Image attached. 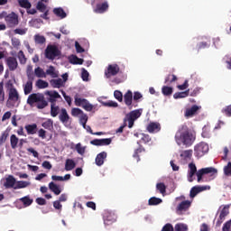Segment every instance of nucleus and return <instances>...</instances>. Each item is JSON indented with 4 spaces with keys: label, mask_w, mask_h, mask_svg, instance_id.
<instances>
[{
    "label": "nucleus",
    "mask_w": 231,
    "mask_h": 231,
    "mask_svg": "<svg viewBox=\"0 0 231 231\" xmlns=\"http://www.w3.org/2000/svg\"><path fill=\"white\" fill-rule=\"evenodd\" d=\"M59 118L62 124H68L69 122V115H68L66 108H61Z\"/></svg>",
    "instance_id": "23"
},
{
    "label": "nucleus",
    "mask_w": 231,
    "mask_h": 231,
    "mask_svg": "<svg viewBox=\"0 0 231 231\" xmlns=\"http://www.w3.org/2000/svg\"><path fill=\"white\" fill-rule=\"evenodd\" d=\"M116 222V215L115 213L107 212L104 216L105 225H112V223Z\"/></svg>",
    "instance_id": "19"
},
{
    "label": "nucleus",
    "mask_w": 231,
    "mask_h": 231,
    "mask_svg": "<svg viewBox=\"0 0 231 231\" xmlns=\"http://www.w3.org/2000/svg\"><path fill=\"white\" fill-rule=\"evenodd\" d=\"M34 75L38 79H46V72H44V69H42L41 67H38L34 69Z\"/></svg>",
    "instance_id": "33"
},
{
    "label": "nucleus",
    "mask_w": 231,
    "mask_h": 231,
    "mask_svg": "<svg viewBox=\"0 0 231 231\" xmlns=\"http://www.w3.org/2000/svg\"><path fill=\"white\" fill-rule=\"evenodd\" d=\"M204 190H210V186H194L189 191V198L193 199L194 197L199 195V192H203Z\"/></svg>",
    "instance_id": "14"
},
{
    "label": "nucleus",
    "mask_w": 231,
    "mask_h": 231,
    "mask_svg": "<svg viewBox=\"0 0 231 231\" xmlns=\"http://www.w3.org/2000/svg\"><path fill=\"white\" fill-rule=\"evenodd\" d=\"M70 64H84V60L77 56H72L69 60Z\"/></svg>",
    "instance_id": "44"
},
{
    "label": "nucleus",
    "mask_w": 231,
    "mask_h": 231,
    "mask_svg": "<svg viewBox=\"0 0 231 231\" xmlns=\"http://www.w3.org/2000/svg\"><path fill=\"white\" fill-rule=\"evenodd\" d=\"M60 112V108L59 107V106L55 105H51V116L55 118V116H57L59 115V113Z\"/></svg>",
    "instance_id": "36"
},
{
    "label": "nucleus",
    "mask_w": 231,
    "mask_h": 231,
    "mask_svg": "<svg viewBox=\"0 0 231 231\" xmlns=\"http://www.w3.org/2000/svg\"><path fill=\"white\" fill-rule=\"evenodd\" d=\"M105 107H118V103L115 101H107L102 103Z\"/></svg>",
    "instance_id": "58"
},
{
    "label": "nucleus",
    "mask_w": 231,
    "mask_h": 231,
    "mask_svg": "<svg viewBox=\"0 0 231 231\" xmlns=\"http://www.w3.org/2000/svg\"><path fill=\"white\" fill-rule=\"evenodd\" d=\"M189 91L190 89H188L184 92H177L173 95V98H175L176 100H178V98H187V97H189Z\"/></svg>",
    "instance_id": "35"
},
{
    "label": "nucleus",
    "mask_w": 231,
    "mask_h": 231,
    "mask_svg": "<svg viewBox=\"0 0 231 231\" xmlns=\"http://www.w3.org/2000/svg\"><path fill=\"white\" fill-rule=\"evenodd\" d=\"M49 189L55 196H59L60 192H62V189H60V186L55 184V182H50L49 183Z\"/></svg>",
    "instance_id": "24"
},
{
    "label": "nucleus",
    "mask_w": 231,
    "mask_h": 231,
    "mask_svg": "<svg viewBox=\"0 0 231 231\" xmlns=\"http://www.w3.org/2000/svg\"><path fill=\"white\" fill-rule=\"evenodd\" d=\"M10 86L11 88L9 89L8 100L14 102V104H15L16 102H21V97H19V92L17 91V88H14V84H10Z\"/></svg>",
    "instance_id": "11"
},
{
    "label": "nucleus",
    "mask_w": 231,
    "mask_h": 231,
    "mask_svg": "<svg viewBox=\"0 0 231 231\" xmlns=\"http://www.w3.org/2000/svg\"><path fill=\"white\" fill-rule=\"evenodd\" d=\"M180 158H184V160H189L192 158V150H185L180 153Z\"/></svg>",
    "instance_id": "46"
},
{
    "label": "nucleus",
    "mask_w": 231,
    "mask_h": 231,
    "mask_svg": "<svg viewBox=\"0 0 231 231\" xmlns=\"http://www.w3.org/2000/svg\"><path fill=\"white\" fill-rule=\"evenodd\" d=\"M20 201L23 203L24 207H30L33 203V199H30V196H25L20 199Z\"/></svg>",
    "instance_id": "41"
},
{
    "label": "nucleus",
    "mask_w": 231,
    "mask_h": 231,
    "mask_svg": "<svg viewBox=\"0 0 231 231\" xmlns=\"http://www.w3.org/2000/svg\"><path fill=\"white\" fill-rule=\"evenodd\" d=\"M15 178L13 175H9L5 179L4 186L5 187V189H14V187H15Z\"/></svg>",
    "instance_id": "22"
},
{
    "label": "nucleus",
    "mask_w": 231,
    "mask_h": 231,
    "mask_svg": "<svg viewBox=\"0 0 231 231\" xmlns=\"http://www.w3.org/2000/svg\"><path fill=\"white\" fill-rule=\"evenodd\" d=\"M124 100L125 106H127L129 109H133V91L127 90V92L124 95Z\"/></svg>",
    "instance_id": "18"
},
{
    "label": "nucleus",
    "mask_w": 231,
    "mask_h": 231,
    "mask_svg": "<svg viewBox=\"0 0 231 231\" xmlns=\"http://www.w3.org/2000/svg\"><path fill=\"white\" fill-rule=\"evenodd\" d=\"M178 80V77L174 74H169L164 80V83L166 84H172V82H176Z\"/></svg>",
    "instance_id": "42"
},
{
    "label": "nucleus",
    "mask_w": 231,
    "mask_h": 231,
    "mask_svg": "<svg viewBox=\"0 0 231 231\" xmlns=\"http://www.w3.org/2000/svg\"><path fill=\"white\" fill-rule=\"evenodd\" d=\"M10 143H11V148L15 149L19 144V137L15 134H12L10 136Z\"/></svg>",
    "instance_id": "32"
},
{
    "label": "nucleus",
    "mask_w": 231,
    "mask_h": 231,
    "mask_svg": "<svg viewBox=\"0 0 231 231\" xmlns=\"http://www.w3.org/2000/svg\"><path fill=\"white\" fill-rule=\"evenodd\" d=\"M24 129L27 131V134H37V124L26 125Z\"/></svg>",
    "instance_id": "26"
},
{
    "label": "nucleus",
    "mask_w": 231,
    "mask_h": 231,
    "mask_svg": "<svg viewBox=\"0 0 231 231\" xmlns=\"http://www.w3.org/2000/svg\"><path fill=\"white\" fill-rule=\"evenodd\" d=\"M83 114H84V111H82V109L80 108L74 107L71 109V115L73 116H79V115H83Z\"/></svg>",
    "instance_id": "56"
},
{
    "label": "nucleus",
    "mask_w": 231,
    "mask_h": 231,
    "mask_svg": "<svg viewBox=\"0 0 231 231\" xmlns=\"http://www.w3.org/2000/svg\"><path fill=\"white\" fill-rule=\"evenodd\" d=\"M225 176H231V162H229L226 166L224 167Z\"/></svg>",
    "instance_id": "59"
},
{
    "label": "nucleus",
    "mask_w": 231,
    "mask_h": 231,
    "mask_svg": "<svg viewBox=\"0 0 231 231\" xmlns=\"http://www.w3.org/2000/svg\"><path fill=\"white\" fill-rule=\"evenodd\" d=\"M60 56V51L55 45H48L45 50V58L49 60H55L57 57Z\"/></svg>",
    "instance_id": "5"
},
{
    "label": "nucleus",
    "mask_w": 231,
    "mask_h": 231,
    "mask_svg": "<svg viewBox=\"0 0 231 231\" xmlns=\"http://www.w3.org/2000/svg\"><path fill=\"white\" fill-rule=\"evenodd\" d=\"M201 109V106L198 105H193L191 107L186 108L184 112V116L186 118H192V116H196L199 111Z\"/></svg>",
    "instance_id": "12"
},
{
    "label": "nucleus",
    "mask_w": 231,
    "mask_h": 231,
    "mask_svg": "<svg viewBox=\"0 0 231 231\" xmlns=\"http://www.w3.org/2000/svg\"><path fill=\"white\" fill-rule=\"evenodd\" d=\"M106 158H107V152H101L100 153H98L95 160L96 165H97V167H102V165H104V161L106 160Z\"/></svg>",
    "instance_id": "21"
},
{
    "label": "nucleus",
    "mask_w": 231,
    "mask_h": 231,
    "mask_svg": "<svg viewBox=\"0 0 231 231\" xmlns=\"http://www.w3.org/2000/svg\"><path fill=\"white\" fill-rule=\"evenodd\" d=\"M229 208H230V206H225L223 208V209L221 210L220 215H219V219L221 221H223V219H225L226 217V216H228V214H230Z\"/></svg>",
    "instance_id": "34"
},
{
    "label": "nucleus",
    "mask_w": 231,
    "mask_h": 231,
    "mask_svg": "<svg viewBox=\"0 0 231 231\" xmlns=\"http://www.w3.org/2000/svg\"><path fill=\"white\" fill-rule=\"evenodd\" d=\"M18 59L21 64H26V56L24 55V52L23 51H20L18 52Z\"/></svg>",
    "instance_id": "54"
},
{
    "label": "nucleus",
    "mask_w": 231,
    "mask_h": 231,
    "mask_svg": "<svg viewBox=\"0 0 231 231\" xmlns=\"http://www.w3.org/2000/svg\"><path fill=\"white\" fill-rule=\"evenodd\" d=\"M111 142H113V139L111 138H106V139H94L90 141L91 145L96 146H104V145H111Z\"/></svg>",
    "instance_id": "17"
},
{
    "label": "nucleus",
    "mask_w": 231,
    "mask_h": 231,
    "mask_svg": "<svg viewBox=\"0 0 231 231\" xmlns=\"http://www.w3.org/2000/svg\"><path fill=\"white\" fill-rule=\"evenodd\" d=\"M120 72V67L117 64L108 65L107 69L105 71V77L106 79H111V77H115L118 75Z\"/></svg>",
    "instance_id": "10"
},
{
    "label": "nucleus",
    "mask_w": 231,
    "mask_h": 231,
    "mask_svg": "<svg viewBox=\"0 0 231 231\" xmlns=\"http://www.w3.org/2000/svg\"><path fill=\"white\" fill-rule=\"evenodd\" d=\"M75 106L78 107H82L85 111H93V106L86 98L79 97V94H76L74 97Z\"/></svg>",
    "instance_id": "6"
},
{
    "label": "nucleus",
    "mask_w": 231,
    "mask_h": 231,
    "mask_svg": "<svg viewBox=\"0 0 231 231\" xmlns=\"http://www.w3.org/2000/svg\"><path fill=\"white\" fill-rule=\"evenodd\" d=\"M27 104L29 106H33L35 104L37 109H44L48 107V101L44 97V94L42 93H32L27 98Z\"/></svg>",
    "instance_id": "3"
},
{
    "label": "nucleus",
    "mask_w": 231,
    "mask_h": 231,
    "mask_svg": "<svg viewBox=\"0 0 231 231\" xmlns=\"http://www.w3.org/2000/svg\"><path fill=\"white\" fill-rule=\"evenodd\" d=\"M81 79L82 80H84L85 82H88V80H89V72H88L86 70V69H82L81 71Z\"/></svg>",
    "instance_id": "57"
},
{
    "label": "nucleus",
    "mask_w": 231,
    "mask_h": 231,
    "mask_svg": "<svg viewBox=\"0 0 231 231\" xmlns=\"http://www.w3.org/2000/svg\"><path fill=\"white\" fill-rule=\"evenodd\" d=\"M53 14L54 15H56L57 17H60V19H66L68 15L66 14V12H64V9H62L61 7L54 8Z\"/></svg>",
    "instance_id": "28"
},
{
    "label": "nucleus",
    "mask_w": 231,
    "mask_h": 231,
    "mask_svg": "<svg viewBox=\"0 0 231 231\" xmlns=\"http://www.w3.org/2000/svg\"><path fill=\"white\" fill-rule=\"evenodd\" d=\"M156 189L161 194H165V192H167V186H165L163 182L157 183Z\"/></svg>",
    "instance_id": "47"
},
{
    "label": "nucleus",
    "mask_w": 231,
    "mask_h": 231,
    "mask_svg": "<svg viewBox=\"0 0 231 231\" xmlns=\"http://www.w3.org/2000/svg\"><path fill=\"white\" fill-rule=\"evenodd\" d=\"M45 75H50L52 79L59 78V72L55 70V67L50 66L49 69L46 70Z\"/></svg>",
    "instance_id": "29"
},
{
    "label": "nucleus",
    "mask_w": 231,
    "mask_h": 231,
    "mask_svg": "<svg viewBox=\"0 0 231 231\" xmlns=\"http://www.w3.org/2000/svg\"><path fill=\"white\" fill-rule=\"evenodd\" d=\"M18 5L21 6V8H25L26 10L32 8V3H30L29 0H18Z\"/></svg>",
    "instance_id": "39"
},
{
    "label": "nucleus",
    "mask_w": 231,
    "mask_h": 231,
    "mask_svg": "<svg viewBox=\"0 0 231 231\" xmlns=\"http://www.w3.org/2000/svg\"><path fill=\"white\" fill-rule=\"evenodd\" d=\"M77 167V163L72 159H67L65 162V171H73Z\"/></svg>",
    "instance_id": "27"
},
{
    "label": "nucleus",
    "mask_w": 231,
    "mask_h": 231,
    "mask_svg": "<svg viewBox=\"0 0 231 231\" xmlns=\"http://www.w3.org/2000/svg\"><path fill=\"white\" fill-rule=\"evenodd\" d=\"M231 228V221H227L224 224L223 227H222V231H230Z\"/></svg>",
    "instance_id": "64"
},
{
    "label": "nucleus",
    "mask_w": 231,
    "mask_h": 231,
    "mask_svg": "<svg viewBox=\"0 0 231 231\" xmlns=\"http://www.w3.org/2000/svg\"><path fill=\"white\" fill-rule=\"evenodd\" d=\"M50 84L51 88H58V89H60V88L64 87V81L60 78L57 79H51Z\"/></svg>",
    "instance_id": "25"
},
{
    "label": "nucleus",
    "mask_w": 231,
    "mask_h": 231,
    "mask_svg": "<svg viewBox=\"0 0 231 231\" xmlns=\"http://www.w3.org/2000/svg\"><path fill=\"white\" fill-rule=\"evenodd\" d=\"M127 116H130V118H133L134 120H138V118L142 116V113H140V110H134L130 112Z\"/></svg>",
    "instance_id": "43"
},
{
    "label": "nucleus",
    "mask_w": 231,
    "mask_h": 231,
    "mask_svg": "<svg viewBox=\"0 0 231 231\" xmlns=\"http://www.w3.org/2000/svg\"><path fill=\"white\" fill-rule=\"evenodd\" d=\"M45 95L49 97V102H51V105L57 104V98H62V97H60V94H59V92H57L56 90H47L45 92Z\"/></svg>",
    "instance_id": "15"
},
{
    "label": "nucleus",
    "mask_w": 231,
    "mask_h": 231,
    "mask_svg": "<svg viewBox=\"0 0 231 231\" xmlns=\"http://www.w3.org/2000/svg\"><path fill=\"white\" fill-rule=\"evenodd\" d=\"M79 122L81 125H83V128L86 129V124H88V115H81V116L79 117Z\"/></svg>",
    "instance_id": "53"
},
{
    "label": "nucleus",
    "mask_w": 231,
    "mask_h": 231,
    "mask_svg": "<svg viewBox=\"0 0 231 231\" xmlns=\"http://www.w3.org/2000/svg\"><path fill=\"white\" fill-rule=\"evenodd\" d=\"M173 88L171 87L163 86L162 88V93L164 97H171L172 95Z\"/></svg>",
    "instance_id": "38"
},
{
    "label": "nucleus",
    "mask_w": 231,
    "mask_h": 231,
    "mask_svg": "<svg viewBox=\"0 0 231 231\" xmlns=\"http://www.w3.org/2000/svg\"><path fill=\"white\" fill-rule=\"evenodd\" d=\"M175 142L177 145H185L191 147L196 142V132L189 128L187 125H180L175 134Z\"/></svg>",
    "instance_id": "1"
},
{
    "label": "nucleus",
    "mask_w": 231,
    "mask_h": 231,
    "mask_svg": "<svg viewBox=\"0 0 231 231\" xmlns=\"http://www.w3.org/2000/svg\"><path fill=\"white\" fill-rule=\"evenodd\" d=\"M42 127H43V129H47V131H53V120L47 119L42 124Z\"/></svg>",
    "instance_id": "30"
},
{
    "label": "nucleus",
    "mask_w": 231,
    "mask_h": 231,
    "mask_svg": "<svg viewBox=\"0 0 231 231\" xmlns=\"http://www.w3.org/2000/svg\"><path fill=\"white\" fill-rule=\"evenodd\" d=\"M189 227L185 224H177L175 226V231H187Z\"/></svg>",
    "instance_id": "55"
},
{
    "label": "nucleus",
    "mask_w": 231,
    "mask_h": 231,
    "mask_svg": "<svg viewBox=\"0 0 231 231\" xmlns=\"http://www.w3.org/2000/svg\"><path fill=\"white\" fill-rule=\"evenodd\" d=\"M189 170L188 171V181H189V183H192V181H194L195 174L197 176L198 183H201V180H203V176H205V174H210V176H213V178H216L217 176V169L214 167L202 168L198 171L196 164L191 162L189 164Z\"/></svg>",
    "instance_id": "2"
},
{
    "label": "nucleus",
    "mask_w": 231,
    "mask_h": 231,
    "mask_svg": "<svg viewBox=\"0 0 231 231\" xmlns=\"http://www.w3.org/2000/svg\"><path fill=\"white\" fill-rule=\"evenodd\" d=\"M141 143H150L152 142L151 135L147 134H141Z\"/></svg>",
    "instance_id": "45"
},
{
    "label": "nucleus",
    "mask_w": 231,
    "mask_h": 231,
    "mask_svg": "<svg viewBox=\"0 0 231 231\" xmlns=\"http://www.w3.org/2000/svg\"><path fill=\"white\" fill-rule=\"evenodd\" d=\"M28 185H30V182L24 181V180H19L16 182V185L14 187V189L15 190H17V189H26Z\"/></svg>",
    "instance_id": "40"
},
{
    "label": "nucleus",
    "mask_w": 231,
    "mask_h": 231,
    "mask_svg": "<svg viewBox=\"0 0 231 231\" xmlns=\"http://www.w3.org/2000/svg\"><path fill=\"white\" fill-rule=\"evenodd\" d=\"M36 9L39 12H46V5L42 1H39L36 5Z\"/></svg>",
    "instance_id": "51"
},
{
    "label": "nucleus",
    "mask_w": 231,
    "mask_h": 231,
    "mask_svg": "<svg viewBox=\"0 0 231 231\" xmlns=\"http://www.w3.org/2000/svg\"><path fill=\"white\" fill-rule=\"evenodd\" d=\"M163 200L160 198H156V197H152L149 199L148 200V205L150 207H154L156 205H160L161 203H162Z\"/></svg>",
    "instance_id": "31"
},
{
    "label": "nucleus",
    "mask_w": 231,
    "mask_h": 231,
    "mask_svg": "<svg viewBox=\"0 0 231 231\" xmlns=\"http://www.w3.org/2000/svg\"><path fill=\"white\" fill-rule=\"evenodd\" d=\"M162 231H174V227L172 226V224H166Z\"/></svg>",
    "instance_id": "63"
},
{
    "label": "nucleus",
    "mask_w": 231,
    "mask_h": 231,
    "mask_svg": "<svg viewBox=\"0 0 231 231\" xmlns=\"http://www.w3.org/2000/svg\"><path fill=\"white\" fill-rule=\"evenodd\" d=\"M5 64L7 65L9 71H15L19 68V62H17V58L15 57H7L5 60Z\"/></svg>",
    "instance_id": "13"
},
{
    "label": "nucleus",
    "mask_w": 231,
    "mask_h": 231,
    "mask_svg": "<svg viewBox=\"0 0 231 231\" xmlns=\"http://www.w3.org/2000/svg\"><path fill=\"white\" fill-rule=\"evenodd\" d=\"M27 79L28 81L23 86L24 95H30V93H32L33 90V80L35 79V77H33L32 72H27Z\"/></svg>",
    "instance_id": "8"
},
{
    "label": "nucleus",
    "mask_w": 231,
    "mask_h": 231,
    "mask_svg": "<svg viewBox=\"0 0 231 231\" xmlns=\"http://www.w3.org/2000/svg\"><path fill=\"white\" fill-rule=\"evenodd\" d=\"M50 86V84L48 83V81H44L42 79H38L36 81V87L38 88V89H46V88H48Z\"/></svg>",
    "instance_id": "37"
},
{
    "label": "nucleus",
    "mask_w": 231,
    "mask_h": 231,
    "mask_svg": "<svg viewBox=\"0 0 231 231\" xmlns=\"http://www.w3.org/2000/svg\"><path fill=\"white\" fill-rule=\"evenodd\" d=\"M134 121L135 120L129 116H126V118L125 119V122H128L129 129H132L133 125H134Z\"/></svg>",
    "instance_id": "60"
},
{
    "label": "nucleus",
    "mask_w": 231,
    "mask_h": 231,
    "mask_svg": "<svg viewBox=\"0 0 231 231\" xmlns=\"http://www.w3.org/2000/svg\"><path fill=\"white\" fill-rule=\"evenodd\" d=\"M0 102H5V83L0 82Z\"/></svg>",
    "instance_id": "52"
},
{
    "label": "nucleus",
    "mask_w": 231,
    "mask_h": 231,
    "mask_svg": "<svg viewBox=\"0 0 231 231\" xmlns=\"http://www.w3.org/2000/svg\"><path fill=\"white\" fill-rule=\"evenodd\" d=\"M34 41L36 44H44V42H46V38L42 35L36 34L34 35Z\"/></svg>",
    "instance_id": "48"
},
{
    "label": "nucleus",
    "mask_w": 231,
    "mask_h": 231,
    "mask_svg": "<svg viewBox=\"0 0 231 231\" xmlns=\"http://www.w3.org/2000/svg\"><path fill=\"white\" fill-rule=\"evenodd\" d=\"M114 97L116 100H118V102H123L124 100V94L120 90H115Z\"/></svg>",
    "instance_id": "50"
},
{
    "label": "nucleus",
    "mask_w": 231,
    "mask_h": 231,
    "mask_svg": "<svg viewBox=\"0 0 231 231\" xmlns=\"http://www.w3.org/2000/svg\"><path fill=\"white\" fill-rule=\"evenodd\" d=\"M222 113H225L226 116H231V105L226 106L224 109H222Z\"/></svg>",
    "instance_id": "62"
},
{
    "label": "nucleus",
    "mask_w": 231,
    "mask_h": 231,
    "mask_svg": "<svg viewBox=\"0 0 231 231\" xmlns=\"http://www.w3.org/2000/svg\"><path fill=\"white\" fill-rule=\"evenodd\" d=\"M146 131H148V133H151L152 134L160 133V131H162V125H160V123L158 122H151L147 125Z\"/></svg>",
    "instance_id": "16"
},
{
    "label": "nucleus",
    "mask_w": 231,
    "mask_h": 231,
    "mask_svg": "<svg viewBox=\"0 0 231 231\" xmlns=\"http://www.w3.org/2000/svg\"><path fill=\"white\" fill-rule=\"evenodd\" d=\"M195 155L198 158H201L202 156H205L207 152H208V144L207 143H199L194 147Z\"/></svg>",
    "instance_id": "7"
},
{
    "label": "nucleus",
    "mask_w": 231,
    "mask_h": 231,
    "mask_svg": "<svg viewBox=\"0 0 231 231\" xmlns=\"http://www.w3.org/2000/svg\"><path fill=\"white\" fill-rule=\"evenodd\" d=\"M145 151L144 148L139 147L136 150H134V152L133 154V158H135L137 162H140V153L143 152Z\"/></svg>",
    "instance_id": "49"
},
{
    "label": "nucleus",
    "mask_w": 231,
    "mask_h": 231,
    "mask_svg": "<svg viewBox=\"0 0 231 231\" xmlns=\"http://www.w3.org/2000/svg\"><path fill=\"white\" fill-rule=\"evenodd\" d=\"M192 202L190 200H184L180 202L177 207V212H187L190 208Z\"/></svg>",
    "instance_id": "20"
},
{
    "label": "nucleus",
    "mask_w": 231,
    "mask_h": 231,
    "mask_svg": "<svg viewBox=\"0 0 231 231\" xmlns=\"http://www.w3.org/2000/svg\"><path fill=\"white\" fill-rule=\"evenodd\" d=\"M5 23L9 28H15V26L19 24V15L12 12L11 14H7Z\"/></svg>",
    "instance_id": "9"
},
{
    "label": "nucleus",
    "mask_w": 231,
    "mask_h": 231,
    "mask_svg": "<svg viewBox=\"0 0 231 231\" xmlns=\"http://www.w3.org/2000/svg\"><path fill=\"white\" fill-rule=\"evenodd\" d=\"M76 151L79 154H84V152H86V148L82 147L80 143H78L76 145Z\"/></svg>",
    "instance_id": "61"
},
{
    "label": "nucleus",
    "mask_w": 231,
    "mask_h": 231,
    "mask_svg": "<svg viewBox=\"0 0 231 231\" xmlns=\"http://www.w3.org/2000/svg\"><path fill=\"white\" fill-rule=\"evenodd\" d=\"M92 6H96L94 8L95 14H106L107 10H109V3L107 0H91Z\"/></svg>",
    "instance_id": "4"
}]
</instances>
